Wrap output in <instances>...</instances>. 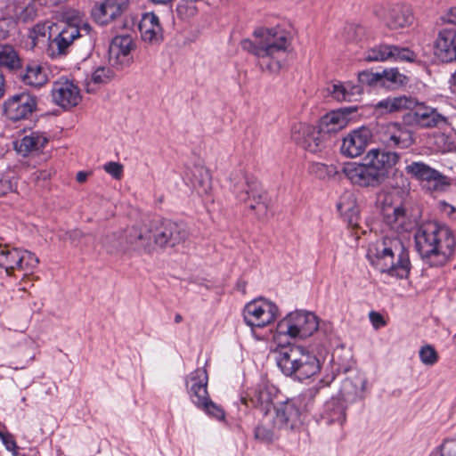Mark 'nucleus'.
Returning <instances> with one entry per match:
<instances>
[{
    "label": "nucleus",
    "instance_id": "obj_6",
    "mask_svg": "<svg viewBox=\"0 0 456 456\" xmlns=\"http://www.w3.org/2000/svg\"><path fill=\"white\" fill-rule=\"evenodd\" d=\"M276 362L285 376L299 381L316 375L321 370L319 359L305 347L297 345L281 346Z\"/></svg>",
    "mask_w": 456,
    "mask_h": 456
},
{
    "label": "nucleus",
    "instance_id": "obj_45",
    "mask_svg": "<svg viewBox=\"0 0 456 456\" xmlns=\"http://www.w3.org/2000/svg\"><path fill=\"white\" fill-rule=\"evenodd\" d=\"M133 57L131 55L110 53L109 51L110 64L116 69H124L132 63Z\"/></svg>",
    "mask_w": 456,
    "mask_h": 456
},
{
    "label": "nucleus",
    "instance_id": "obj_58",
    "mask_svg": "<svg viewBox=\"0 0 456 456\" xmlns=\"http://www.w3.org/2000/svg\"><path fill=\"white\" fill-rule=\"evenodd\" d=\"M87 173L86 172H83V171H80L77 174V181L78 183H84L86 178H87Z\"/></svg>",
    "mask_w": 456,
    "mask_h": 456
},
{
    "label": "nucleus",
    "instance_id": "obj_9",
    "mask_svg": "<svg viewBox=\"0 0 456 456\" xmlns=\"http://www.w3.org/2000/svg\"><path fill=\"white\" fill-rule=\"evenodd\" d=\"M318 327V318L314 314L296 311L289 313L278 322L276 331L279 335H286L291 338L305 339L312 336Z\"/></svg>",
    "mask_w": 456,
    "mask_h": 456
},
{
    "label": "nucleus",
    "instance_id": "obj_14",
    "mask_svg": "<svg viewBox=\"0 0 456 456\" xmlns=\"http://www.w3.org/2000/svg\"><path fill=\"white\" fill-rule=\"evenodd\" d=\"M37 97L28 91L16 93L4 102V114L12 121L29 118L37 110Z\"/></svg>",
    "mask_w": 456,
    "mask_h": 456
},
{
    "label": "nucleus",
    "instance_id": "obj_13",
    "mask_svg": "<svg viewBox=\"0 0 456 456\" xmlns=\"http://www.w3.org/2000/svg\"><path fill=\"white\" fill-rule=\"evenodd\" d=\"M278 306L265 298L248 303L243 309L246 324L251 328H263L272 323L278 316Z\"/></svg>",
    "mask_w": 456,
    "mask_h": 456
},
{
    "label": "nucleus",
    "instance_id": "obj_64",
    "mask_svg": "<svg viewBox=\"0 0 456 456\" xmlns=\"http://www.w3.org/2000/svg\"><path fill=\"white\" fill-rule=\"evenodd\" d=\"M401 177H402V187H403V188H404V187L408 186V185H409V183L407 182V179H406V178H404V177L403 176V175H401Z\"/></svg>",
    "mask_w": 456,
    "mask_h": 456
},
{
    "label": "nucleus",
    "instance_id": "obj_22",
    "mask_svg": "<svg viewBox=\"0 0 456 456\" xmlns=\"http://www.w3.org/2000/svg\"><path fill=\"white\" fill-rule=\"evenodd\" d=\"M370 132L360 128L349 133L344 139L340 147L341 153L349 158L360 156L368 145Z\"/></svg>",
    "mask_w": 456,
    "mask_h": 456
},
{
    "label": "nucleus",
    "instance_id": "obj_23",
    "mask_svg": "<svg viewBox=\"0 0 456 456\" xmlns=\"http://www.w3.org/2000/svg\"><path fill=\"white\" fill-rule=\"evenodd\" d=\"M142 39L151 45H158L163 39V30L159 17L153 12H146L139 22Z\"/></svg>",
    "mask_w": 456,
    "mask_h": 456
},
{
    "label": "nucleus",
    "instance_id": "obj_48",
    "mask_svg": "<svg viewBox=\"0 0 456 456\" xmlns=\"http://www.w3.org/2000/svg\"><path fill=\"white\" fill-rule=\"evenodd\" d=\"M114 77L110 68L100 66L92 74V81L95 84H106Z\"/></svg>",
    "mask_w": 456,
    "mask_h": 456
},
{
    "label": "nucleus",
    "instance_id": "obj_17",
    "mask_svg": "<svg viewBox=\"0 0 456 456\" xmlns=\"http://www.w3.org/2000/svg\"><path fill=\"white\" fill-rule=\"evenodd\" d=\"M417 54L405 47H399L394 45H379L370 50L365 54L367 61H385L387 60L405 61L413 62Z\"/></svg>",
    "mask_w": 456,
    "mask_h": 456
},
{
    "label": "nucleus",
    "instance_id": "obj_10",
    "mask_svg": "<svg viewBox=\"0 0 456 456\" xmlns=\"http://www.w3.org/2000/svg\"><path fill=\"white\" fill-rule=\"evenodd\" d=\"M153 241L158 248H174L189 238V231L185 224L169 219H155L151 221Z\"/></svg>",
    "mask_w": 456,
    "mask_h": 456
},
{
    "label": "nucleus",
    "instance_id": "obj_28",
    "mask_svg": "<svg viewBox=\"0 0 456 456\" xmlns=\"http://www.w3.org/2000/svg\"><path fill=\"white\" fill-rule=\"evenodd\" d=\"M337 209L348 225L352 227L358 225L359 208L353 192L346 191L339 197Z\"/></svg>",
    "mask_w": 456,
    "mask_h": 456
},
{
    "label": "nucleus",
    "instance_id": "obj_25",
    "mask_svg": "<svg viewBox=\"0 0 456 456\" xmlns=\"http://www.w3.org/2000/svg\"><path fill=\"white\" fill-rule=\"evenodd\" d=\"M275 388L267 384H260L256 386L248 395V397H242L241 402L247 406L249 403L256 408H260L264 412L272 410L271 404L274 395Z\"/></svg>",
    "mask_w": 456,
    "mask_h": 456
},
{
    "label": "nucleus",
    "instance_id": "obj_11",
    "mask_svg": "<svg viewBox=\"0 0 456 456\" xmlns=\"http://www.w3.org/2000/svg\"><path fill=\"white\" fill-rule=\"evenodd\" d=\"M302 400L301 398L288 399L279 402L267 410L272 418L273 426L276 428L285 431H292L298 428L302 424Z\"/></svg>",
    "mask_w": 456,
    "mask_h": 456
},
{
    "label": "nucleus",
    "instance_id": "obj_16",
    "mask_svg": "<svg viewBox=\"0 0 456 456\" xmlns=\"http://www.w3.org/2000/svg\"><path fill=\"white\" fill-rule=\"evenodd\" d=\"M126 229L132 255L134 253L151 255L156 251L151 222L148 224L131 226Z\"/></svg>",
    "mask_w": 456,
    "mask_h": 456
},
{
    "label": "nucleus",
    "instance_id": "obj_38",
    "mask_svg": "<svg viewBox=\"0 0 456 456\" xmlns=\"http://www.w3.org/2000/svg\"><path fill=\"white\" fill-rule=\"evenodd\" d=\"M384 219L390 229L397 234L407 230L405 210L401 207L394 208L393 212L386 214Z\"/></svg>",
    "mask_w": 456,
    "mask_h": 456
},
{
    "label": "nucleus",
    "instance_id": "obj_34",
    "mask_svg": "<svg viewBox=\"0 0 456 456\" xmlns=\"http://www.w3.org/2000/svg\"><path fill=\"white\" fill-rule=\"evenodd\" d=\"M348 122V118L344 112L339 110L331 111L324 115L319 122L322 129L330 136L331 133H336L344 128Z\"/></svg>",
    "mask_w": 456,
    "mask_h": 456
},
{
    "label": "nucleus",
    "instance_id": "obj_36",
    "mask_svg": "<svg viewBox=\"0 0 456 456\" xmlns=\"http://www.w3.org/2000/svg\"><path fill=\"white\" fill-rule=\"evenodd\" d=\"M191 182L199 193H208L211 190L209 171L202 166H195L191 171Z\"/></svg>",
    "mask_w": 456,
    "mask_h": 456
},
{
    "label": "nucleus",
    "instance_id": "obj_39",
    "mask_svg": "<svg viewBox=\"0 0 456 456\" xmlns=\"http://www.w3.org/2000/svg\"><path fill=\"white\" fill-rule=\"evenodd\" d=\"M381 86L393 89L399 88L409 81L408 77L400 73L397 69H385L381 72Z\"/></svg>",
    "mask_w": 456,
    "mask_h": 456
},
{
    "label": "nucleus",
    "instance_id": "obj_59",
    "mask_svg": "<svg viewBox=\"0 0 456 456\" xmlns=\"http://www.w3.org/2000/svg\"><path fill=\"white\" fill-rule=\"evenodd\" d=\"M4 21H0V40L4 39L8 37V30L3 28V23Z\"/></svg>",
    "mask_w": 456,
    "mask_h": 456
},
{
    "label": "nucleus",
    "instance_id": "obj_19",
    "mask_svg": "<svg viewBox=\"0 0 456 456\" xmlns=\"http://www.w3.org/2000/svg\"><path fill=\"white\" fill-rule=\"evenodd\" d=\"M51 92L53 102L63 109L75 107L81 100L78 87L69 80L54 82Z\"/></svg>",
    "mask_w": 456,
    "mask_h": 456
},
{
    "label": "nucleus",
    "instance_id": "obj_33",
    "mask_svg": "<svg viewBox=\"0 0 456 456\" xmlns=\"http://www.w3.org/2000/svg\"><path fill=\"white\" fill-rule=\"evenodd\" d=\"M412 20L413 16L409 6L396 5L389 11L387 25L391 29H398L409 26Z\"/></svg>",
    "mask_w": 456,
    "mask_h": 456
},
{
    "label": "nucleus",
    "instance_id": "obj_50",
    "mask_svg": "<svg viewBox=\"0 0 456 456\" xmlns=\"http://www.w3.org/2000/svg\"><path fill=\"white\" fill-rule=\"evenodd\" d=\"M22 265H24V271H30L39 264V259L33 253L22 249Z\"/></svg>",
    "mask_w": 456,
    "mask_h": 456
},
{
    "label": "nucleus",
    "instance_id": "obj_12",
    "mask_svg": "<svg viewBox=\"0 0 456 456\" xmlns=\"http://www.w3.org/2000/svg\"><path fill=\"white\" fill-rule=\"evenodd\" d=\"M291 138L305 151L318 153L326 149L330 136L320 125L314 126L306 123H297L291 128Z\"/></svg>",
    "mask_w": 456,
    "mask_h": 456
},
{
    "label": "nucleus",
    "instance_id": "obj_35",
    "mask_svg": "<svg viewBox=\"0 0 456 456\" xmlns=\"http://www.w3.org/2000/svg\"><path fill=\"white\" fill-rule=\"evenodd\" d=\"M279 431L280 429L273 426L272 418L265 411L263 419L256 427L254 433L256 439L263 443H271L278 436Z\"/></svg>",
    "mask_w": 456,
    "mask_h": 456
},
{
    "label": "nucleus",
    "instance_id": "obj_56",
    "mask_svg": "<svg viewBox=\"0 0 456 456\" xmlns=\"http://www.w3.org/2000/svg\"><path fill=\"white\" fill-rule=\"evenodd\" d=\"M446 19L448 22L456 24V6L450 9Z\"/></svg>",
    "mask_w": 456,
    "mask_h": 456
},
{
    "label": "nucleus",
    "instance_id": "obj_30",
    "mask_svg": "<svg viewBox=\"0 0 456 456\" xmlns=\"http://www.w3.org/2000/svg\"><path fill=\"white\" fill-rule=\"evenodd\" d=\"M22 249L18 248L0 247V267L4 268L7 275H12L15 269L23 270Z\"/></svg>",
    "mask_w": 456,
    "mask_h": 456
},
{
    "label": "nucleus",
    "instance_id": "obj_8",
    "mask_svg": "<svg viewBox=\"0 0 456 456\" xmlns=\"http://www.w3.org/2000/svg\"><path fill=\"white\" fill-rule=\"evenodd\" d=\"M208 380V373L204 369H197L191 374L187 385H190L189 393L191 401L208 416L223 420L225 416L224 411L211 401L207 388Z\"/></svg>",
    "mask_w": 456,
    "mask_h": 456
},
{
    "label": "nucleus",
    "instance_id": "obj_60",
    "mask_svg": "<svg viewBox=\"0 0 456 456\" xmlns=\"http://www.w3.org/2000/svg\"><path fill=\"white\" fill-rule=\"evenodd\" d=\"M4 80L2 72L0 71V98L4 95Z\"/></svg>",
    "mask_w": 456,
    "mask_h": 456
},
{
    "label": "nucleus",
    "instance_id": "obj_42",
    "mask_svg": "<svg viewBox=\"0 0 456 456\" xmlns=\"http://www.w3.org/2000/svg\"><path fill=\"white\" fill-rule=\"evenodd\" d=\"M36 1L29 2L18 14L17 20L20 22L28 23L33 21L38 14L39 5Z\"/></svg>",
    "mask_w": 456,
    "mask_h": 456
},
{
    "label": "nucleus",
    "instance_id": "obj_47",
    "mask_svg": "<svg viewBox=\"0 0 456 456\" xmlns=\"http://www.w3.org/2000/svg\"><path fill=\"white\" fill-rule=\"evenodd\" d=\"M429 456H456V444L452 440L444 439Z\"/></svg>",
    "mask_w": 456,
    "mask_h": 456
},
{
    "label": "nucleus",
    "instance_id": "obj_21",
    "mask_svg": "<svg viewBox=\"0 0 456 456\" xmlns=\"http://www.w3.org/2000/svg\"><path fill=\"white\" fill-rule=\"evenodd\" d=\"M128 6L129 0H105L92 13L97 23L106 25L121 16Z\"/></svg>",
    "mask_w": 456,
    "mask_h": 456
},
{
    "label": "nucleus",
    "instance_id": "obj_37",
    "mask_svg": "<svg viewBox=\"0 0 456 456\" xmlns=\"http://www.w3.org/2000/svg\"><path fill=\"white\" fill-rule=\"evenodd\" d=\"M332 97L337 101H352L355 96H360L363 89L359 85L333 84L329 89Z\"/></svg>",
    "mask_w": 456,
    "mask_h": 456
},
{
    "label": "nucleus",
    "instance_id": "obj_54",
    "mask_svg": "<svg viewBox=\"0 0 456 456\" xmlns=\"http://www.w3.org/2000/svg\"><path fill=\"white\" fill-rule=\"evenodd\" d=\"M334 379V378L332 377L329 380H325V379H322L320 380V382L318 383V387L316 388H310L305 395L304 396H308L310 398L314 397L315 395V394L317 393L318 389L319 388H322V387H328L330 386V382Z\"/></svg>",
    "mask_w": 456,
    "mask_h": 456
},
{
    "label": "nucleus",
    "instance_id": "obj_7",
    "mask_svg": "<svg viewBox=\"0 0 456 456\" xmlns=\"http://www.w3.org/2000/svg\"><path fill=\"white\" fill-rule=\"evenodd\" d=\"M232 190L236 199L248 208L256 211L259 218L266 216V193L261 183L254 176L236 172L231 175Z\"/></svg>",
    "mask_w": 456,
    "mask_h": 456
},
{
    "label": "nucleus",
    "instance_id": "obj_46",
    "mask_svg": "<svg viewBox=\"0 0 456 456\" xmlns=\"http://www.w3.org/2000/svg\"><path fill=\"white\" fill-rule=\"evenodd\" d=\"M381 73L379 72H371L369 70H363L362 72H359L358 74V82L359 86L362 87L363 85L366 86H381Z\"/></svg>",
    "mask_w": 456,
    "mask_h": 456
},
{
    "label": "nucleus",
    "instance_id": "obj_5",
    "mask_svg": "<svg viewBox=\"0 0 456 456\" xmlns=\"http://www.w3.org/2000/svg\"><path fill=\"white\" fill-rule=\"evenodd\" d=\"M375 108L382 114L408 110L409 112L404 116V119L420 128L444 129L451 126L449 118L439 113L436 109L419 102L411 96L387 97L379 101Z\"/></svg>",
    "mask_w": 456,
    "mask_h": 456
},
{
    "label": "nucleus",
    "instance_id": "obj_43",
    "mask_svg": "<svg viewBox=\"0 0 456 456\" xmlns=\"http://www.w3.org/2000/svg\"><path fill=\"white\" fill-rule=\"evenodd\" d=\"M421 362L428 366H433L438 361V354L431 345H426L420 347L419 352Z\"/></svg>",
    "mask_w": 456,
    "mask_h": 456
},
{
    "label": "nucleus",
    "instance_id": "obj_40",
    "mask_svg": "<svg viewBox=\"0 0 456 456\" xmlns=\"http://www.w3.org/2000/svg\"><path fill=\"white\" fill-rule=\"evenodd\" d=\"M135 48L133 37L129 35H121L115 37L110 45V53L131 55V52Z\"/></svg>",
    "mask_w": 456,
    "mask_h": 456
},
{
    "label": "nucleus",
    "instance_id": "obj_32",
    "mask_svg": "<svg viewBox=\"0 0 456 456\" xmlns=\"http://www.w3.org/2000/svg\"><path fill=\"white\" fill-rule=\"evenodd\" d=\"M21 81L31 86L40 87L46 84L48 77L45 69L37 62H29L20 71Z\"/></svg>",
    "mask_w": 456,
    "mask_h": 456
},
{
    "label": "nucleus",
    "instance_id": "obj_26",
    "mask_svg": "<svg viewBox=\"0 0 456 456\" xmlns=\"http://www.w3.org/2000/svg\"><path fill=\"white\" fill-rule=\"evenodd\" d=\"M346 405L345 403L338 398H331L326 402L322 411L320 415V419L323 425L342 426L346 422Z\"/></svg>",
    "mask_w": 456,
    "mask_h": 456
},
{
    "label": "nucleus",
    "instance_id": "obj_44",
    "mask_svg": "<svg viewBox=\"0 0 456 456\" xmlns=\"http://www.w3.org/2000/svg\"><path fill=\"white\" fill-rule=\"evenodd\" d=\"M312 172L320 179H328L335 176L338 173L334 165H326L323 163H314L312 165Z\"/></svg>",
    "mask_w": 456,
    "mask_h": 456
},
{
    "label": "nucleus",
    "instance_id": "obj_15",
    "mask_svg": "<svg viewBox=\"0 0 456 456\" xmlns=\"http://www.w3.org/2000/svg\"><path fill=\"white\" fill-rule=\"evenodd\" d=\"M405 172L419 181L432 185L434 191H444L450 184V179L422 161H413L405 167Z\"/></svg>",
    "mask_w": 456,
    "mask_h": 456
},
{
    "label": "nucleus",
    "instance_id": "obj_2",
    "mask_svg": "<svg viewBox=\"0 0 456 456\" xmlns=\"http://www.w3.org/2000/svg\"><path fill=\"white\" fill-rule=\"evenodd\" d=\"M367 258L377 270L392 277L405 279L410 274L409 251L397 235H384L370 243Z\"/></svg>",
    "mask_w": 456,
    "mask_h": 456
},
{
    "label": "nucleus",
    "instance_id": "obj_29",
    "mask_svg": "<svg viewBox=\"0 0 456 456\" xmlns=\"http://www.w3.org/2000/svg\"><path fill=\"white\" fill-rule=\"evenodd\" d=\"M366 379L361 375L345 379L340 388V395L343 402L353 403L362 399L364 395Z\"/></svg>",
    "mask_w": 456,
    "mask_h": 456
},
{
    "label": "nucleus",
    "instance_id": "obj_61",
    "mask_svg": "<svg viewBox=\"0 0 456 456\" xmlns=\"http://www.w3.org/2000/svg\"><path fill=\"white\" fill-rule=\"evenodd\" d=\"M150 1L156 4H171L174 0H150Z\"/></svg>",
    "mask_w": 456,
    "mask_h": 456
},
{
    "label": "nucleus",
    "instance_id": "obj_53",
    "mask_svg": "<svg viewBox=\"0 0 456 456\" xmlns=\"http://www.w3.org/2000/svg\"><path fill=\"white\" fill-rule=\"evenodd\" d=\"M2 442L7 451L12 452L14 455H16L18 446L12 434L7 433V436H5Z\"/></svg>",
    "mask_w": 456,
    "mask_h": 456
},
{
    "label": "nucleus",
    "instance_id": "obj_52",
    "mask_svg": "<svg viewBox=\"0 0 456 456\" xmlns=\"http://www.w3.org/2000/svg\"><path fill=\"white\" fill-rule=\"evenodd\" d=\"M14 185L8 177H0V196L5 195L12 191Z\"/></svg>",
    "mask_w": 456,
    "mask_h": 456
},
{
    "label": "nucleus",
    "instance_id": "obj_62",
    "mask_svg": "<svg viewBox=\"0 0 456 456\" xmlns=\"http://www.w3.org/2000/svg\"><path fill=\"white\" fill-rule=\"evenodd\" d=\"M78 28H79V32H80L81 30H85V31L86 32V34H89V31H90V29H91V27H90V25H88V24H86H86H84L81 28H79V27H78Z\"/></svg>",
    "mask_w": 456,
    "mask_h": 456
},
{
    "label": "nucleus",
    "instance_id": "obj_41",
    "mask_svg": "<svg viewBox=\"0 0 456 456\" xmlns=\"http://www.w3.org/2000/svg\"><path fill=\"white\" fill-rule=\"evenodd\" d=\"M0 67L13 70L21 67L20 59L12 46L0 45Z\"/></svg>",
    "mask_w": 456,
    "mask_h": 456
},
{
    "label": "nucleus",
    "instance_id": "obj_18",
    "mask_svg": "<svg viewBox=\"0 0 456 456\" xmlns=\"http://www.w3.org/2000/svg\"><path fill=\"white\" fill-rule=\"evenodd\" d=\"M382 142L387 148L405 150L414 143L413 134L411 130L399 123H388L381 135Z\"/></svg>",
    "mask_w": 456,
    "mask_h": 456
},
{
    "label": "nucleus",
    "instance_id": "obj_24",
    "mask_svg": "<svg viewBox=\"0 0 456 456\" xmlns=\"http://www.w3.org/2000/svg\"><path fill=\"white\" fill-rule=\"evenodd\" d=\"M102 244L110 255H132L127 229L106 234L102 240Z\"/></svg>",
    "mask_w": 456,
    "mask_h": 456
},
{
    "label": "nucleus",
    "instance_id": "obj_31",
    "mask_svg": "<svg viewBox=\"0 0 456 456\" xmlns=\"http://www.w3.org/2000/svg\"><path fill=\"white\" fill-rule=\"evenodd\" d=\"M48 142V139L38 132H32L25 135L21 140L14 142V148L18 153L26 157L29 153L42 150Z\"/></svg>",
    "mask_w": 456,
    "mask_h": 456
},
{
    "label": "nucleus",
    "instance_id": "obj_1",
    "mask_svg": "<svg viewBox=\"0 0 456 456\" xmlns=\"http://www.w3.org/2000/svg\"><path fill=\"white\" fill-rule=\"evenodd\" d=\"M414 239L420 257L431 267L444 265L454 253L456 241L452 230L436 222L421 224Z\"/></svg>",
    "mask_w": 456,
    "mask_h": 456
},
{
    "label": "nucleus",
    "instance_id": "obj_4",
    "mask_svg": "<svg viewBox=\"0 0 456 456\" xmlns=\"http://www.w3.org/2000/svg\"><path fill=\"white\" fill-rule=\"evenodd\" d=\"M253 35L256 40L243 39L240 42L241 48L261 60L259 66L263 70L278 72L281 64L277 59L287 51L289 45L288 33L277 28H260Z\"/></svg>",
    "mask_w": 456,
    "mask_h": 456
},
{
    "label": "nucleus",
    "instance_id": "obj_57",
    "mask_svg": "<svg viewBox=\"0 0 456 456\" xmlns=\"http://www.w3.org/2000/svg\"><path fill=\"white\" fill-rule=\"evenodd\" d=\"M68 234L69 239L72 240H80L83 236V232L79 230H73L69 232Z\"/></svg>",
    "mask_w": 456,
    "mask_h": 456
},
{
    "label": "nucleus",
    "instance_id": "obj_63",
    "mask_svg": "<svg viewBox=\"0 0 456 456\" xmlns=\"http://www.w3.org/2000/svg\"><path fill=\"white\" fill-rule=\"evenodd\" d=\"M183 321V316L179 314H177L175 316V322L176 323H179Z\"/></svg>",
    "mask_w": 456,
    "mask_h": 456
},
{
    "label": "nucleus",
    "instance_id": "obj_55",
    "mask_svg": "<svg viewBox=\"0 0 456 456\" xmlns=\"http://www.w3.org/2000/svg\"><path fill=\"white\" fill-rule=\"evenodd\" d=\"M370 320L375 328H379L386 324L383 316L376 312L370 313Z\"/></svg>",
    "mask_w": 456,
    "mask_h": 456
},
{
    "label": "nucleus",
    "instance_id": "obj_3",
    "mask_svg": "<svg viewBox=\"0 0 456 456\" xmlns=\"http://www.w3.org/2000/svg\"><path fill=\"white\" fill-rule=\"evenodd\" d=\"M399 153L372 149L362 164L351 163L344 167V173L352 183L362 187H378L388 177L389 171L400 160Z\"/></svg>",
    "mask_w": 456,
    "mask_h": 456
},
{
    "label": "nucleus",
    "instance_id": "obj_20",
    "mask_svg": "<svg viewBox=\"0 0 456 456\" xmlns=\"http://www.w3.org/2000/svg\"><path fill=\"white\" fill-rule=\"evenodd\" d=\"M435 55L443 62L456 61V28H444L435 41Z\"/></svg>",
    "mask_w": 456,
    "mask_h": 456
},
{
    "label": "nucleus",
    "instance_id": "obj_49",
    "mask_svg": "<svg viewBox=\"0 0 456 456\" xmlns=\"http://www.w3.org/2000/svg\"><path fill=\"white\" fill-rule=\"evenodd\" d=\"M51 28H52V22H38L36 24L31 32L30 37L33 38V40L38 39L40 37H48L50 38L51 37Z\"/></svg>",
    "mask_w": 456,
    "mask_h": 456
},
{
    "label": "nucleus",
    "instance_id": "obj_51",
    "mask_svg": "<svg viewBox=\"0 0 456 456\" xmlns=\"http://www.w3.org/2000/svg\"><path fill=\"white\" fill-rule=\"evenodd\" d=\"M104 170L114 178L119 179L123 173V167L121 164L117 162H109L105 164Z\"/></svg>",
    "mask_w": 456,
    "mask_h": 456
},
{
    "label": "nucleus",
    "instance_id": "obj_27",
    "mask_svg": "<svg viewBox=\"0 0 456 456\" xmlns=\"http://www.w3.org/2000/svg\"><path fill=\"white\" fill-rule=\"evenodd\" d=\"M81 37L77 25L67 24L59 34L50 41L49 48L53 54H66L73 41Z\"/></svg>",
    "mask_w": 456,
    "mask_h": 456
}]
</instances>
